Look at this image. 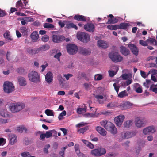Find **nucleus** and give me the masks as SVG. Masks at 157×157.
Segmentation results:
<instances>
[{"mask_svg": "<svg viewBox=\"0 0 157 157\" xmlns=\"http://www.w3.org/2000/svg\"><path fill=\"white\" fill-rule=\"evenodd\" d=\"M25 106L24 103L21 102H17L11 103L9 105L10 111L13 113L19 112L23 109Z\"/></svg>", "mask_w": 157, "mask_h": 157, "instance_id": "f257e3e1", "label": "nucleus"}, {"mask_svg": "<svg viewBox=\"0 0 157 157\" xmlns=\"http://www.w3.org/2000/svg\"><path fill=\"white\" fill-rule=\"evenodd\" d=\"M109 56L112 61L115 63L121 62L123 59L118 52L114 51L110 52Z\"/></svg>", "mask_w": 157, "mask_h": 157, "instance_id": "f03ea898", "label": "nucleus"}, {"mask_svg": "<svg viewBox=\"0 0 157 157\" xmlns=\"http://www.w3.org/2000/svg\"><path fill=\"white\" fill-rule=\"evenodd\" d=\"M106 153V150L102 147H98L97 149H94L90 151V154L95 157L101 156Z\"/></svg>", "mask_w": 157, "mask_h": 157, "instance_id": "7ed1b4c3", "label": "nucleus"}, {"mask_svg": "<svg viewBox=\"0 0 157 157\" xmlns=\"http://www.w3.org/2000/svg\"><path fill=\"white\" fill-rule=\"evenodd\" d=\"M3 87L4 92L7 93H12L14 90V86L13 84L9 81L5 82Z\"/></svg>", "mask_w": 157, "mask_h": 157, "instance_id": "20e7f679", "label": "nucleus"}, {"mask_svg": "<svg viewBox=\"0 0 157 157\" xmlns=\"http://www.w3.org/2000/svg\"><path fill=\"white\" fill-rule=\"evenodd\" d=\"M29 80L34 82H37L40 81V75L37 72L32 71L28 74Z\"/></svg>", "mask_w": 157, "mask_h": 157, "instance_id": "39448f33", "label": "nucleus"}, {"mask_svg": "<svg viewBox=\"0 0 157 157\" xmlns=\"http://www.w3.org/2000/svg\"><path fill=\"white\" fill-rule=\"evenodd\" d=\"M67 52L70 55L75 54L78 51V47L73 44H68L67 45Z\"/></svg>", "mask_w": 157, "mask_h": 157, "instance_id": "423d86ee", "label": "nucleus"}, {"mask_svg": "<svg viewBox=\"0 0 157 157\" xmlns=\"http://www.w3.org/2000/svg\"><path fill=\"white\" fill-rule=\"evenodd\" d=\"M77 37L79 40L84 43H87L90 40L89 35L84 32H81L77 35Z\"/></svg>", "mask_w": 157, "mask_h": 157, "instance_id": "0eeeda50", "label": "nucleus"}, {"mask_svg": "<svg viewBox=\"0 0 157 157\" xmlns=\"http://www.w3.org/2000/svg\"><path fill=\"white\" fill-rule=\"evenodd\" d=\"M144 118L141 117H138L135 119L134 122L136 127L141 128L144 126Z\"/></svg>", "mask_w": 157, "mask_h": 157, "instance_id": "6e6552de", "label": "nucleus"}, {"mask_svg": "<svg viewBox=\"0 0 157 157\" xmlns=\"http://www.w3.org/2000/svg\"><path fill=\"white\" fill-rule=\"evenodd\" d=\"M65 37L62 35H53L52 36V40L55 43H59L64 40Z\"/></svg>", "mask_w": 157, "mask_h": 157, "instance_id": "1a4fd4ad", "label": "nucleus"}, {"mask_svg": "<svg viewBox=\"0 0 157 157\" xmlns=\"http://www.w3.org/2000/svg\"><path fill=\"white\" fill-rule=\"evenodd\" d=\"M125 118V117L123 115H120L115 117L114 119L116 124L118 126H120Z\"/></svg>", "mask_w": 157, "mask_h": 157, "instance_id": "9d476101", "label": "nucleus"}, {"mask_svg": "<svg viewBox=\"0 0 157 157\" xmlns=\"http://www.w3.org/2000/svg\"><path fill=\"white\" fill-rule=\"evenodd\" d=\"M155 132V129L153 126H149L144 128L143 131V132L144 135L150 134Z\"/></svg>", "mask_w": 157, "mask_h": 157, "instance_id": "9b49d317", "label": "nucleus"}, {"mask_svg": "<svg viewBox=\"0 0 157 157\" xmlns=\"http://www.w3.org/2000/svg\"><path fill=\"white\" fill-rule=\"evenodd\" d=\"M84 29L86 31L93 32L95 30V26L92 23H87L84 25Z\"/></svg>", "mask_w": 157, "mask_h": 157, "instance_id": "f8f14e48", "label": "nucleus"}, {"mask_svg": "<svg viewBox=\"0 0 157 157\" xmlns=\"http://www.w3.org/2000/svg\"><path fill=\"white\" fill-rule=\"evenodd\" d=\"M128 46L134 55L136 56L138 55V49L135 44H128Z\"/></svg>", "mask_w": 157, "mask_h": 157, "instance_id": "ddd939ff", "label": "nucleus"}, {"mask_svg": "<svg viewBox=\"0 0 157 157\" xmlns=\"http://www.w3.org/2000/svg\"><path fill=\"white\" fill-rule=\"evenodd\" d=\"M136 134L134 132H122L121 133L122 137L123 139L129 138L134 136Z\"/></svg>", "mask_w": 157, "mask_h": 157, "instance_id": "4468645a", "label": "nucleus"}, {"mask_svg": "<svg viewBox=\"0 0 157 157\" xmlns=\"http://www.w3.org/2000/svg\"><path fill=\"white\" fill-rule=\"evenodd\" d=\"M132 104L128 101L122 104L118 105V107L122 110L127 109L132 106Z\"/></svg>", "mask_w": 157, "mask_h": 157, "instance_id": "2eb2a0df", "label": "nucleus"}, {"mask_svg": "<svg viewBox=\"0 0 157 157\" xmlns=\"http://www.w3.org/2000/svg\"><path fill=\"white\" fill-rule=\"evenodd\" d=\"M30 37L32 39V40L33 42H37L39 38L38 32L36 31L33 32L31 34Z\"/></svg>", "mask_w": 157, "mask_h": 157, "instance_id": "dca6fc26", "label": "nucleus"}, {"mask_svg": "<svg viewBox=\"0 0 157 157\" xmlns=\"http://www.w3.org/2000/svg\"><path fill=\"white\" fill-rule=\"evenodd\" d=\"M108 17H110V18L108 19V21L106 23L107 24L116 23L118 21V19L116 18H115L112 14H109Z\"/></svg>", "mask_w": 157, "mask_h": 157, "instance_id": "f3484780", "label": "nucleus"}, {"mask_svg": "<svg viewBox=\"0 0 157 157\" xmlns=\"http://www.w3.org/2000/svg\"><path fill=\"white\" fill-rule=\"evenodd\" d=\"M97 44L98 47L101 48H106L108 47L107 43L101 40L98 41Z\"/></svg>", "mask_w": 157, "mask_h": 157, "instance_id": "a211bd4d", "label": "nucleus"}, {"mask_svg": "<svg viewBox=\"0 0 157 157\" xmlns=\"http://www.w3.org/2000/svg\"><path fill=\"white\" fill-rule=\"evenodd\" d=\"M78 50L79 53L83 55H89L91 53L90 51L82 47L79 48Z\"/></svg>", "mask_w": 157, "mask_h": 157, "instance_id": "6ab92c4d", "label": "nucleus"}, {"mask_svg": "<svg viewBox=\"0 0 157 157\" xmlns=\"http://www.w3.org/2000/svg\"><path fill=\"white\" fill-rule=\"evenodd\" d=\"M120 51L122 54L124 56H127L130 53L129 50L124 46H121L120 47Z\"/></svg>", "mask_w": 157, "mask_h": 157, "instance_id": "aec40b11", "label": "nucleus"}, {"mask_svg": "<svg viewBox=\"0 0 157 157\" xmlns=\"http://www.w3.org/2000/svg\"><path fill=\"white\" fill-rule=\"evenodd\" d=\"M52 78V74L51 72H48L45 75L46 81L48 83H51L53 80Z\"/></svg>", "mask_w": 157, "mask_h": 157, "instance_id": "412c9836", "label": "nucleus"}, {"mask_svg": "<svg viewBox=\"0 0 157 157\" xmlns=\"http://www.w3.org/2000/svg\"><path fill=\"white\" fill-rule=\"evenodd\" d=\"M9 139L11 144H13L17 141V137L15 135L10 134L9 135Z\"/></svg>", "mask_w": 157, "mask_h": 157, "instance_id": "4be33fe9", "label": "nucleus"}, {"mask_svg": "<svg viewBox=\"0 0 157 157\" xmlns=\"http://www.w3.org/2000/svg\"><path fill=\"white\" fill-rule=\"evenodd\" d=\"M74 18L75 20L80 21H86L84 16L78 14L75 15L74 16Z\"/></svg>", "mask_w": 157, "mask_h": 157, "instance_id": "5701e85b", "label": "nucleus"}, {"mask_svg": "<svg viewBox=\"0 0 157 157\" xmlns=\"http://www.w3.org/2000/svg\"><path fill=\"white\" fill-rule=\"evenodd\" d=\"M96 130L102 136H105L106 135L107 132L104 129L100 126H97L96 128Z\"/></svg>", "mask_w": 157, "mask_h": 157, "instance_id": "b1692460", "label": "nucleus"}, {"mask_svg": "<svg viewBox=\"0 0 157 157\" xmlns=\"http://www.w3.org/2000/svg\"><path fill=\"white\" fill-rule=\"evenodd\" d=\"M130 25L127 23H121L118 25V29H127Z\"/></svg>", "mask_w": 157, "mask_h": 157, "instance_id": "393cba45", "label": "nucleus"}, {"mask_svg": "<svg viewBox=\"0 0 157 157\" xmlns=\"http://www.w3.org/2000/svg\"><path fill=\"white\" fill-rule=\"evenodd\" d=\"M18 81L20 86H24L26 85L25 79L23 77H19L18 78Z\"/></svg>", "mask_w": 157, "mask_h": 157, "instance_id": "a878e982", "label": "nucleus"}, {"mask_svg": "<svg viewBox=\"0 0 157 157\" xmlns=\"http://www.w3.org/2000/svg\"><path fill=\"white\" fill-rule=\"evenodd\" d=\"M40 50V48L35 50L31 49V48H28L27 49V52L29 54L33 55V54L38 53Z\"/></svg>", "mask_w": 157, "mask_h": 157, "instance_id": "bb28decb", "label": "nucleus"}, {"mask_svg": "<svg viewBox=\"0 0 157 157\" xmlns=\"http://www.w3.org/2000/svg\"><path fill=\"white\" fill-rule=\"evenodd\" d=\"M82 141L90 149H93L94 148V145L91 142L84 139H82Z\"/></svg>", "mask_w": 157, "mask_h": 157, "instance_id": "cd10ccee", "label": "nucleus"}, {"mask_svg": "<svg viewBox=\"0 0 157 157\" xmlns=\"http://www.w3.org/2000/svg\"><path fill=\"white\" fill-rule=\"evenodd\" d=\"M66 27L68 29L74 28L76 30L78 29V27L77 26L73 23L67 21V22L66 24Z\"/></svg>", "mask_w": 157, "mask_h": 157, "instance_id": "c85d7f7f", "label": "nucleus"}, {"mask_svg": "<svg viewBox=\"0 0 157 157\" xmlns=\"http://www.w3.org/2000/svg\"><path fill=\"white\" fill-rule=\"evenodd\" d=\"M133 124V120H128L124 122L123 125L125 128H129Z\"/></svg>", "mask_w": 157, "mask_h": 157, "instance_id": "c756f323", "label": "nucleus"}, {"mask_svg": "<svg viewBox=\"0 0 157 157\" xmlns=\"http://www.w3.org/2000/svg\"><path fill=\"white\" fill-rule=\"evenodd\" d=\"M147 41L149 44L157 46V41L154 39L151 38H148L147 40Z\"/></svg>", "mask_w": 157, "mask_h": 157, "instance_id": "7c9ffc66", "label": "nucleus"}, {"mask_svg": "<svg viewBox=\"0 0 157 157\" xmlns=\"http://www.w3.org/2000/svg\"><path fill=\"white\" fill-rule=\"evenodd\" d=\"M63 77L61 75H59L57 77L59 84L62 86H63L64 85L65 82Z\"/></svg>", "mask_w": 157, "mask_h": 157, "instance_id": "2f4dec72", "label": "nucleus"}, {"mask_svg": "<svg viewBox=\"0 0 157 157\" xmlns=\"http://www.w3.org/2000/svg\"><path fill=\"white\" fill-rule=\"evenodd\" d=\"M135 90L137 93H141L142 92V88L138 83H136L135 85Z\"/></svg>", "mask_w": 157, "mask_h": 157, "instance_id": "473e14b6", "label": "nucleus"}, {"mask_svg": "<svg viewBox=\"0 0 157 157\" xmlns=\"http://www.w3.org/2000/svg\"><path fill=\"white\" fill-rule=\"evenodd\" d=\"M107 107L111 109H113L115 107H118V105L117 102H111L107 104Z\"/></svg>", "mask_w": 157, "mask_h": 157, "instance_id": "72a5a7b5", "label": "nucleus"}, {"mask_svg": "<svg viewBox=\"0 0 157 157\" xmlns=\"http://www.w3.org/2000/svg\"><path fill=\"white\" fill-rule=\"evenodd\" d=\"M20 31L24 36L27 35L28 32L27 28L25 27H22L20 28Z\"/></svg>", "mask_w": 157, "mask_h": 157, "instance_id": "f704fd0d", "label": "nucleus"}, {"mask_svg": "<svg viewBox=\"0 0 157 157\" xmlns=\"http://www.w3.org/2000/svg\"><path fill=\"white\" fill-rule=\"evenodd\" d=\"M10 32L8 31H7L4 34V37L10 41L12 40L13 39L10 36Z\"/></svg>", "mask_w": 157, "mask_h": 157, "instance_id": "c9c22d12", "label": "nucleus"}, {"mask_svg": "<svg viewBox=\"0 0 157 157\" xmlns=\"http://www.w3.org/2000/svg\"><path fill=\"white\" fill-rule=\"evenodd\" d=\"M128 95V93L126 90H124L120 92L118 95V97L119 98H123L127 96Z\"/></svg>", "mask_w": 157, "mask_h": 157, "instance_id": "e433bc0d", "label": "nucleus"}, {"mask_svg": "<svg viewBox=\"0 0 157 157\" xmlns=\"http://www.w3.org/2000/svg\"><path fill=\"white\" fill-rule=\"evenodd\" d=\"M118 25H109L107 26L108 29L111 30H116L118 29Z\"/></svg>", "mask_w": 157, "mask_h": 157, "instance_id": "4c0bfd02", "label": "nucleus"}, {"mask_svg": "<svg viewBox=\"0 0 157 157\" xmlns=\"http://www.w3.org/2000/svg\"><path fill=\"white\" fill-rule=\"evenodd\" d=\"M89 129L88 126H86L83 128H81L78 130L79 133L83 134Z\"/></svg>", "mask_w": 157, "mask_h": 157, "instance_id": "58836bf2", "label": "nucleus"}, {"mask_svg": "<svg viewBox=\"0 0 157 157\" xmlns=\"http://www.w3.org/2000/svg\"><path fill=\"white\" fill-rule=\"evenodd\" d=\"M17 130L19 132L22 133L24 132L25 133L27 132V129L24 126H21V127H18Z\"/></svg>", "mask_w": 157, "mask_h": 157, "instance_id": "ea45409f", "label": "nucleus"}, {"mask_svg": "<svg viewBox=\"0 0 157 157\" xmlns=\"http://www.w3.org/2000/svg\"><path fill=\"white\" fill-rule=\"evenodd\" d=\"M114 125L110 122H108L107 125L105 126V128L109 131Z\"/></svg>", "mask_w": 157, "mask_h": 157, "instance_id": "a19ab883", "label": "nucleus"}, {"mask_svg": "<svg viewBox=\"0 0 157 157\" xmlns=\"http://www.w3.org/2000/svg\"><path fill=\"white\" fill-rule=\"evenodd\" d=\"M43 26L44 28L50 29H53L55 27L53 25L49 23H44Z\"/></svg>", "mask_w": 157, "mask_h": 157, "instance_id": "79ce46f5", "label": "nucleus"}, {"mask_svg": "<svg viewBox=\"0 0 157 157\" xmlns=\"http://www.w3.org/2000/svg\"><path fill=\"white\" fill-rule=\"evenodd\" d=\"M45 113L48 116H54L53 112L52 110L47 109L45 110Z\"/></svg>", "mask_w": 157, "mask_h": 157, "instance_id": "37998d69", "label": "nucleus"}, {"mask_svg": "<svg viewBox=\"0 0 157 157\" xmlns=\"http://www.w3.org/2000/svg\"><path fill=\"white\" fill-rule=\"evenodd\" d=\"M16 7L19 8L20 9H21L25 8L21 0L18 1L16 3Z\"/></svg>", "mask_w": 157, "mask_h": 157, "instance_id": "c03bdc74", "label": "nucleus"}, {"mask_svg": "<svg viewBox=\"0 0 157 157\" xmlns=\"http://www.w3.org/2000/svg\"><path fill=\"white\" fill-rule=\"evenodd\" d=\"M85 114L87 117H97V115H98L97 113L96 112L94 113H86Z\"/></svg>", "mask_w": 157, "mask_h": 157, "instance_id": "a18cd8bd", "label": "nucleus"}, {"mask_svg": "<svg viewBox=\"0 0 157 157\" xmlns=\"http://www.w3.org/2000/svg\"><path fill=\"white\" fill-rule=\"evenodd\" d=\"M109 131L112 134L114 135L116 134L117 132V129L115 125H114Z\"/></svg>", "mask_w": 157, "mask_h": 157, "instance_id": "49530a36", "label": "nucleus"}, {"mask_svg": "<svg viewBox=\"0 0 157 157\" xmlns=\"http://www.w3.org/2000/svg\"><path fill=\"white\" fill-rule=\"evenodd\" d=\"M0 115L3 117H6L7 114L6 113V110L3 109L0 110Z\"/></svg>", "mask_w": 157, "mask_h": 157, "instance_id": "de8ad7c7", "label": "nucleus"}, {"mask_svg": "<svg viewBox=\"0 0 157 157\" xmlns=\"http://www.w3.org/2000/svg\"><path fill=\"white\" fill-rule=\"evenodd\" d=\"M102 79V76L101 74H97L95 75L94 79L95 80L99 81L101 80Z\"/></svg>", "mask_w": 157, "mask_h": 157, "instance_id": "09e8293b", "label": "nucleus"}, {"mask_svg": "<svg viewBox=\"0 0 157 157\" xmlns=\"http://www.w3.org/2000/svg\"><path fill=\"white\" fill-rule=\"evenodd\" d=\"M150 90L157 94V88L155 86L151 85L150 86Z\"/></svg>", "mask_w": 157, "mask_h": 157, "instance_id": "8fccbe9b", "label": "nucleus"}, {"mask_svg": "<svg viewBox=\"0 0 157 157\" xmlns=\"http://www.w3.org/2000/svg\"><path fill=\"white\" fill-rule=\"evenodd\" d=\"M49 39V37L47 35H44L41 38V40L42 41L44 42L48 41Z\"/></svg>", "mask_w": 157, "mask_h": 157, "instance_id": "3c124183", "label": "nucleus"}, {"mask_svg": "<svg viewBox=\"0 0 157 157\" xmlns=\"http://www.w3.org/2000/svg\"><path fill=\"white\" fill-rule=\"evenodd\" d=\"M86 109L85 108H78L77 110V112L78 114H81L82 112H86Z\"/></svg>", "mask_w": 157, "mask_h": 157, "instance_id": "603ef678", "label": "nucleus"}, {"mask_svg": "<svg viewBox=\"0 0 157 157\" xmlns=\"http://www.w3.org/2000/svg\"><path fill=\"white\" fill-rule=\"evenodd\" d=\"M17 72L20 74H22L24 73L25 69L22 67H20L17 69Z\"/></svg>", "mask_w": 157, "mask_h": 157, "instance_id": "864d4df0", "label": "nucleus"}, {"mask_svg": "<svg viewBox=\"0 0 157 157\" xmlns=\"http://www.w3.org/2000/svg\"><path fill=\"white\" fill-rule=\"evenodd\" d=\"M50 146L49 144H47L45 146L43 149V151L46 154L48 153V149L50 148Z\"/></svg>", "mask_w": 157, "mask_h": 157, "instance_id": "5fc2aeb1", "label": "nucleus"}, {"mask_svg": "<svg viewBox=\"0 0 157 157\" xmlns=\"http://www.w3.org/2000/svg\"><path fill=\"white\" fill-rule=\"evenodd\" d=\"M147 42V41H145L142 40H139V43L142 46H147L148 45Z\"/></svg>", "mask_w": 157, "mask_h": 157, "instance_id": "6e6d98bb", "label": "nucleus"}, {"mask_svg": "<svg viewBox=\"0 0 157 157\" xmlns=\"http://www.w3.org/2000/svg\"><path fill=\"white\" fill-rule=\"evenodd\" d=\"M86 75L84 72H79L78 73V78H80L81 77H86Z\"/></svg>", "mask_w": 157, "mask_h": 157, "instance_id": "4d7b16f0", "label": "nucleus"}, {"mask_svg": "<svg viewBox=\"0 0 157 157\" xmlns=\"http://www.w3.org/2000/svg\"><path fill=\"white\" fill-rule=\"evenodd\" d=\"M88 124V123H84V122H82L81 123L78 124L76 125V127L78 128H80L81 127H83Z\"/></svg>", "mask_w": 157, "mask_h": 157, "instance_id": "13d9d810", "label": "nucleus"}, {"mask_svg": "<svg viewBox=\"0 0 157 157\" xmlns=\"http://www.w3.org/2000/svg\"><path fill=\"white\" fill-rule=\"evenodd\" d=\"M72 76H73V75L71 74H63V77H65L67 80H68L69 79L70 77H72Z\"/></svg>", "mask_w": 157, "mask_h": 157, "instance_id": "bf43d9fd", "label": "nucleus"}, {"mask_svg": "<svg viewBox=\"0 0 157 157\" xmlns=\"http://www.w3.org/2000/svg\"><path fill=\"white\" fill-rule=\"evenodd\" d=\"M45 134L46 138H48L52 136V133H51L50 130L46 132Z\"/></svg>", "mask_w": 157, "mask_h": 157, "instance_id": "052dcab7", "label": "nucleus"}, {"mask_svg": "<svg viewBox=\"0 0 157 157\" xmlns=\"http://www.w3.org/2000/svg\"><path fill=\"white\" fill-rule=\"evenodd\" d=\"M62 54L61 52H58L55 54L54 57L55 58L57 59L59 61H60L59 57L61 56Z\"/></svg>", "mask_w": 157, "mask_h": 157, "instance_id": "680f3d73", "label": "nucleus"}, {"mask_svg": "<svg viewBox=\"0 0 157 157\" xmlns=\"http://www.w3.org/2000/svg\"><path fill=\"white\" fill-rule=\"evenodd\" d=\"M113 86L114 88V89H115L116 92L117 94L118 93L119 89L120 88V86H117L116 85V83H114L113 85Z\"/></svg>", "mask_w": 157, "mask_h": 157, "instance_id": "e2e57ef3", "label": "nucleus"}, {"mask_svg": "<svg viewBox=\"0 0 157 157\" xmlns=\"http://www.w3.org/2000/svg\"><path fill=\"white\" fill-rule=\"evenodd\" d=\"M108 122L106 120H104L102 121L101 122V125L103 126L105 128V126L107 125Z\"/></svg>", "mask_w": 157, "mask_h": 157, "instance_id": "0e129e2a", "label": "nucleus"}, {"mask_svg": "<svg viewBox=\"0 0 157 157\" xmlns=\"http://www.w3.org/2000/svg\"><path fill=\"white\" fill-rule=\"evenodd\" d=\"M29 153L28 152H25L21 153V156L22 157H28Z\"/></svg>", "mask_w": 157, "mask_h": 157, "instance_id": "69168bd1", "label": "nucleus"}, {"mask_svg": "<svg viewBox=\"0 0 157 157\" xmlns=\"http://www.w3.org/2000/svg\"><path fill=\"white\" fill-rule=\"evenodd\" d=\"M108 72L109 75L111 77H113L116 74V73L113 71L109 70Z\"/></svg>", "mask_w": 157, "mask_h": 157, "instance_id": "338daca9", "label": "nucleus"}, {"mask_svg": "<svg viewBox=\"0 0 157 157\" xmlns=\"http://www.w3.org/2000/svg\"><path fill=\"white\" fill-rule=\"evenodd\" d=\"M44 50H46L48 49L49 48V46L48 45H43L41 48Z\"/></svg>", "mask_w": 157, "mask_h": 157, "instance_id": "774afa93", "label": "nucleus"}]
</instances>
